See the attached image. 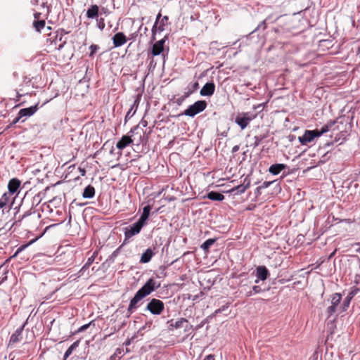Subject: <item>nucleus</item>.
<instances>
[{
  "mask_svg": "<svg viewBox=\"0 0 360 360\" xmlns=\"http://www.w3.org/2000/svg\"><path fill=\"white\" fill-rule=\"evenodd\" d=\"M151 207L150 205H146L143 207V212L139 219L138 221L141 222L143 225L146 224V220L148 219Z\"/></svg>",
  "mask_w": 360,
  "mask_h": 360,
  "instance_id": "22",
  "label": "nucleus"
},
{
  "mask_svg": "<svg viewBox=\"0 0 360 360\" xmlns=\"http://www.w3.org/2000/svg\"><path fill=\"white\" fill-rule=\"evenodd\" d=\"M63 47V45H60L58 47V49H61Z\"/></svg>",
  "mask_w": 360,
  "mask_h": 360,
  "instance_id": "58",
  "label": "nucleus"
},
{
  "mask_svg": "<svg viewBox=\"0 0 360 360\" xmlns=\"http://www.w3.org/2000/svg\"><path fill=\"white\" fill-rule=\"evenodd\" d=\"M160 283L151 278L147 281V282L139 290V291H140L146 297L156 289L160 288Z\"/></svg>",
  "mask_w": 360,
  "mask_h": 360,
  "instance_id": "4",
  "label": "nucleus"
},
{
  "mask_svg": "<svg viewBox=\"0 0 360 360\" xmlns=\"http://www.w3.org/2000/svg\"><path fill=\"white\" fill-rule=\"evenodd\" d=\"M139 103V98H136L134 101L132 105L131 106L130 109L128 110V112L125 116L126 120L131 118L135 114V112L138 108Z\"/></svg>",
  "mask_w": 360,
  "mask_h": 360,
  "instance_id": "25",
  "label": "nucleus"
},
{
  "mask_svg": "<svg viewBox=\"0 0 360 360\" xmlns=\"http://www.w3.org/2000/svg\"><path fill=\"white\" fill-rule=\"evenodd\" d=\"M152 326V321H148L146 323V324L141 328V330H145L146 328H150Z\"/></svg>",
  "mask_w": 360,
  "mask_h": 360,
  "instance_id": "43",
  "label": "nucleus"
},
{
  "mask_svg": "<svg viewBox=\"0 0 360 360\" xmlns=\"http://www.w3.org/2000/svg\"><path fill=\"white\" fill-rule=\"evenodd\" d=\"M80 172H81V173H82V175H83V176H84V175L85 174V172H85V170H84V169H80Z\"/></svg>",
  "mask_w": 360,
  "mask_h": 360,
  "instance_id": "56",
  "label": "nucleus"
},
{
  "mask_svg": "<svg viewBox=\"0 0 360 360\" xmlns=\"http://www.w3.org/2000/svg\"><path fill=\"white\" fill-rule=\"evenodd\" d=\"M255 115L252 112H241L236 117L235 122L240 127L241 129H245L249 123L255 118Z\"/></svg>",
  "mask_w": 360,
  "mask_h": 360,
  "instance_id": "3",
  "label": "nucleus"
},
{
  "mask_svg": "<svg viewBox=\"0 0 360 360\" xmlns=\"http://www.w3.org/2000/svg\"><path fill=\"white\" fill-rule=\"evenodd\" d=\"M42 6L43 7H46V10H47V13H49L50 12V9H49V7L45 4V3H43L42 4Z\"/></svg>",
  "mask_w": 360,
  "mask_h": 360,
  "instance_id": "47",
  "label": "nucleus"
},
{
  "mask_svg": "<svg viewBox=\"0 0 360 360\" xmlns=\"http://www.w3.org/2000/svg\"><path fill=\"white\" fill-rule=\"evenodd\" d=\"M91 323H88V324H84V325L82 326L79 328L78 331H79V332L84 331L86 329H87V328H89V326L91 325Z\"/></svg>",
  "mask_w": 360,
  "mask_h": 360,
  "instance_id": "42",
  "label": "nucleus"
},
{
  "mask_svg": "<svg viewBox=\"0 0 360 360\" xmlns=\"http://www.w3.org/2000/svg\"><path fill=\"white\" fill-rule=\"evenodd\" d=\"M98 7L96 5L91 6L86 11L88 18H95L98 16Z\"/></svg>",
  "mask_w": 360,
  "mask_h": 360,
  "instance_id": "26",
  "label": "nucleus"
},
{
  "mask_svg": "<svg viewBox=\"0 0 360 360\" xmlns=\"http://www.w3.org/2000/svg\"><path fill=\"white\" fill-rule=\"evenodd\" d=\"M286 167L287 165L285 164H274L270 166L269 172L274 175H277Z\"/></svg>",
  "mask_w": 360,
  "mask_h": 360,
  "instance_id": "20",
  "label": "nucleus"
},
{
  "mask_svg": "<svg viewBox=\"0 0 360 360\" xmlns=\"http://www.w3.org/2000/svg\"><path fill=\"white\" fill-rule=\"evenodd\" d=\"M168 20H169V18L167 15L164 16L161 19V20L160 22V25L158 27V30L159 32H162L164 30V27L167 23Z\"/></svg>",
  "mask_w": 360,
  "mask_h": 360,
  "instance_id": "31",
  "label": "nucleus"
},
{
  "mask_svg": "<svg viewBox=\"0 0 360 360\" xmlns=\"http://www.w3.org/2000/svg\"><path fill=\"white\" fill-rule=\"evenodd\" d=\"M144 225H143L141 222L136 221V223L133 224L131 226L126 228L124 235L126 238H130L132 236H135L136 234H138L142 227Z\"/></svg>",
  "mask_w": 360,
  "mask_h": 360,
  "instance_id": "8",
  "label": "nucleus"
},
{
  "mask_svg": "<svg viewBox=\"0 0 360 360\" xmlns=\"http://www.w3.org/2000/svg\"><path fill=\"white\" fill-rule=\"evenodd\" d=\"M133 142V139L129 136H123L120 140L117 142L116 147L120 150H123Z\"/></svg>",
  "mask_w": 360,
  "mask_h": 360,
  "instance_id": "17",
  "label": "nucleus"
},
{
  "mask_svg": "<svg viewBox=\"0 0 360 360\" xmlns=\"http://www.w3.org/2000/svg\"><path fill=\"white\" fill-rule=\"evenodd\" d=\"M318 137L319 134L316 130H306L302 136L298 137V140L302 145H307Z\"/></svg>",
  "mask_w": 360,
  "mask_h": 360,
  "instance_id": "6",
  "label": "nucleus"
},
{
  "mask_svg": "<svg viewBox=\"0 0 360 360\" xmlns=\"http://www.w3.org/2000/svg\"><path fill=\"white\" fill-rule=\"evenodd\" d=\"M252 291L254 293H259L262 291V288L258 285H255L252 287Z\"/></svg>",
  "mask_w": 360,
  "mask_h": 360,
  "instance_id": "41",
  "label": "nucleus"
},
{
  "mask_svg": "<svg viewBox=\"0 0 360 360\" xmlns=\"http://www.w3.org/2000/svg\"><path fill=\"white\" fill-rule=\"evenodd\" d=\"M359 288H353L352 290L348 293L347 297L345 298L343 303L341 306V310L340 311H346L347 309L349 307V304L352 298L358 293Z\"/></svg>",
  "mask_w": 360,
  "mask_h": 360,
  "instance_id": "10",
  "label": "nucleus"
},
{
  "mask_svg": "<svg viewBox=\"0 0 360 360\" xmlns=\"http://www.w3.org/2000/svg\"><path fill=\"white\" fill-rule=\"evenodd\" d=\"M238 150V146H236L233 148V152H236Z\"/></svg>",
  "mask_w": 360,
  "mask_h": 360,
  "instance_id": "54",
  "label": "nucleus"
},
{
  "mask_svg": "<svg viewBox=\"0 0 360 360\" xmlns=\"http://www.w3.org/2000/svg\"><path fill=\"white\" fill-rule=\"evenodd\" d=\"M207 107V103L205 101H198L193 105H191L184 112V115L188 117H194L197 114L202 112Z\"/></svg>",
  "mask_w": 360,
  "mask_h": 360,
  "instance_id": "2",
  "label": "nucleus"
},
{
  "mask_svg": "<svg viewBox=\"0 0 360 360\" xmlns=\"http://www.w3.org/2000/svg\"><path fill=\"white\" fill-rule=\"evenodd\" d=\"M265 21H266V20H264V21L262 22V24H261V25H258V27L255 29V31H256V30H259L261 25H265Z\"/></svg>",
  "mask_w": 360,
  "mask_h": 360,
  "instance_id": "52",
  "label": "nucleus"
},
{
  "mask_svg": "<svg viewBox=\"0 0 360 360\" xmlns=\"http://www.w3.org/2000/svg\"><path fill=\"white\" fill-rule=\"evenodd\" d=\"M153 256V252L150 248H148L141 256L140 262L141 263H148Z\"/></svg>",
  "mask_w": 360,
  "mask_h": 360,
  "instance_id": "24",
  "label": "nucleus"
},
{
  "mask_svg": "<svg viewBox=\"0 0 360 360\" xmlns=\"http://www.w3.org/2000/svg\"><path fill=\"white\" fill-rule=\"evenodd\" d=\"M99 47L98 45L92 44L90 46L89 49L91 51L89 53V56H93V55L98 50Z\"/></svg>",
  "mask_w": 360,
  "mask_h": 360,
  "instance_id": "34",
  "label": "nucleus"
},
{
  "mask_svg": "<svg viewBox=\"0 0 360 360\" xmlns=\"http://www.w3.org/2000/svg\"><path fill=\"white\" fill-rule=\"evenodd\" d=\"M20 184L21 182L19 179L16 178L11 179L8 184V192L7 193L11 195L15 193L18 191Z\"/></svg>",
  "mask_w": 360,
  "mask_h": 360,
  "instance_id": "12",
  "label": "nucleus"
},
{
  "mask_svg": "<svg viewBox=\"0 0 360 360\" xmlns=\"http://www.w3.org/2000/svg\"><path fill=\"white\" fill-rule=\"evenodd\" d=\"M141 124L143 125V127H144L147 126V122H146V121H145V120H142L141 121Z\"/></svg>",
  "mask_w": 360,
  "mask_h": 360,
  "instance_id": "50",
  "label": "nucleus"
},
{
  "mask_svg": "<svg viewBox=\"0 0 360 360\" xmlns=\"http://www.w3.org/2000/svg\"><path fill=\"white\" fill-rule=\"evenodd\" d=\"M184 323H186L185 328H187L188 327V321L186 319L181 318L177 320L173 326L175 328H180L184 326ZM189 327L191 328L192 326H189Z\"/></svg>",
  "mask_w": 360,
  "mask_h": 360,
  "instance_id": "29",
  "label": "nucleus"
},
{
  "mask_svg": "<svg viewBox=\"0 0 360 360\" xmlns=\"http://www.w3.org/2000/svg\"><path fill=\"white\" fill-rule=\"evenodd\" d=\"M274 181H264L261 186L257 188V191H260L262 189H264L268 188Z\"/></svg>",
  "mask_w": 360,
  "mask_h": 360,
  "instance_id": "33",
  "label": "nucleus"
},
{
  "mask_svg": "<svg viewBox=\"0 0 360 360\" xmlns=\"http://www.w3.org/2000/svg\"><path fill=\"white\" fill-rule=\"evenodd\" d=\"M257 279L255 281V283H257L258 280L264 281L269 276V271L264 266H259L257 268L256 271Z\"/></svg>",
  "mask_w": 360,
  "mask_h": 360,
  "instance_id": "15",
  "label": "nucleus"
},
{
  "mask_svg": "<svg viewBox=\"0 0 360 360\" xmlns=\"http://www.w3.org/2000/svg\"><path fill=\"white\" fill-rule=\"evenodd\" d=\"M25 325H22L21 327L17 328L15 331L11 335L10 338L9 342L11 344H15L18 342L22 339V334L24 329Z\"/></svg>",
  "mask_w": 360,
  "mask_h": 360,
  "instance_id": "18",
  "label": "nucleus"
},
{
  "mask_svg": "<svg viewBox=\"0 0 360 360\" xmlns=\"http://www.w3.org/2000/svg\"><path fill=\"white\" fill-rule=\"evenodd\" d=\"M76 345V343H74L72 344L65 352V357H68L69 355H70L72 354V352L73 350V349L75 348Z\"/></svg>",
  "mask_w": 360,
  "mask_h": 360,
  "instance_id": "36",
  "label": "nucleus"
},
{
  "mask_svg": "<svg viewBox=\"0 0 360 360\" xmlns=\"http://www.w3.org/2000/svg\"><path fill=\"white\" fill-rule=\"evenodd\" d=\"M146 310L153 315H160L165 310V304L160 300L153 298L147 304Z\"/></svg>",
  "mask_w": 360,
  "mask_h": 360,
  "instance_id": "1",
  "label": "nucleus"
},
{
  "mask_svg": "<svg viewBox=\"0 0 360 360\" xmlns=\"http://www.w3.org/2000/svg\"><path fill=\"white\" fill-rule=\"evenodd\" d=\"M22 119V117H20V113L18 112V116L16 117H15L12 122H11L10 124V126L12 127L13 125L15 124L16 123H18L20 120Z\"/></svg>",
  "mask_w": 360,
  "mask_h": 360,
  "instance_id": "39",
  "label": "nucleus"
},
{
  "mask_svg": "<svg viewBox=\"0 0 360 360\" xmlns=\"http://www.w3.org/2000/svg\"><path fill=\"white\" fill-rule=\"evenodd\" d=\"M254 139H255L254 146L257 147V146H258L260 144V142L262 141V138H259V136H256L254 137Z\"/></svg>",
  "mask_w": 360,
  "mask_h": 360,
  "instance_id": "40",
  "label": "nucleus"
},
{
  "mask_svg": "<svg viewBox=\"0 0 360 360\" xmlns=\"http://www.w3.org/2000/svg\"><path fill=\"white\" fill-rule=\"evenodd\" d=\"M250 186V179L246 176L245 179H244V181L243 182V184L237 186H235L233 188H232L230 191H229V193H233L235 195H239V194H242L243 193L245 192V191Z\"/></svg>",
  "mask_w": 360,
  "mask_h": 360,
  "instance_id": "9",
  "label": "nucleus"
},
{
  "mask_svg": "<svg viewBox=\"0 0 360 360\" xmlns=\"http://www.w3.org/2000/svg\"><path fill=\"white\" fill-rule=\"evenodd\" d=\"M38 110V105L30 106L29 108H22L18 112L20 113V117H30L33 115Z\"/></svg>",
  "mask_w": 360,
  "mask_h": 360,
  "instance_id": "16",
  "label": "nucleus"
},
{
  "mask_svg": "<svg viewBox=\"0 0 360 360\" xmlns=\"http://www.w3.org/2000/svg\"><path fill=\"white\" fill-rule=\"evenodd\" d=\"M110 360H116V357L114 354H112V356H110Z\"/></svg>",
  "mask_w": 360,
  "mask_h": 360,
  "instance_id": "55",
  "label": "nucleus"
},
{
  "mask_svg": "<svg viewBox=\"0 0 360 360\" xmlns=\"http://www.w3.org/2000/svg\"><path fill=\"white\" fill-rule=\"evenodd\" d=\"M138 129V126L135 127L134 129H131V131H129V133H134V131L135 130H136Z\"/></svg>",
  "mask_w": 360,
  "mask_h": 360,
  "instance_id": "53",
  "label": "nucleus"
},
{
  "mask_svg": "<svg viewBox=\"0 0 360 360\" xmlns=\"http://www.w3.org/2000/svg\"><path fill=\"white\" fill-rule=\"evenodd\" d=\"M254 292L252 291V289L248 292H246V297H250L253 295Z\"/></svg>",
  "mask_w": 360,
  "mask_h": 360,
  "instance_id": "46",
  "label": "nucleus"
},
{
  "mask_svg": "<svg viewBox=\"0 0 360 360\" xmlns=\"http://www.w3.org/2000/svg\"><path fill=\"white\" fill-rule=\"evenodd\" d=\"M335 124V122H330L328 124H325L321 127L320 130L315 129L316 131V134H319V137L323 135V134L328 132L329 129L333 126Z\"/></svg>",
  "mask_w": 360,
  "mask_h": 360,
  "instance_id": "27",
  "label": "nucleus"
},
{
  "mask_svg": "<svg viewBox=\"0 0 360 360\" xmlns=\"http://www.w3.org/2000/svg\"><path fill=\"white\" fill-rule=\"evenodd\" d=\"M12 200H13V198H11L9 193H4L0 198V208L4 209L9 207L8 204Z\"/></svg>",
  "mask_w": 360,
  "mask_h": 360,
  "instance_id": "19",
  "label": "nucleus"
},
{
  "mask_svg": "<svg viewBox=\"0 0 360 360\" xmlns=\"http://www.w3.org/2000/svg\"><path fill=\"white\" fill-rule=\"evenodd\" d=\"M145 297L142 295L140 291H137L134 297L130 300L129 304L127 308V311L130 314L133 313L139 306L140 302Z\"/></svg>",
  "mask_w": 360,
  "mask_h": 360,
  "instance_id": "7",
  "label": "nucleus"
},
{
  "mask_svg": "<svg viewBox=\"0 0 360 360\" xmlns=\"http://www.w3.org/2000/svg\"><path fill=\"white\" fill-rule=\"evenodd\" d=\"M341 298V295L340 293H334L331 295V305L327 309V313L328 314L329 316L335 312H341V307L338 308Z\"/></svg>",
  "mask_w": 360,
  "mask_h": 360,
  "instance_id": "5",
  "label": "nucleus"
},
{
  "mask_svg": "<svg viewBox=\"0 0 360 360\" xmlns=\"http://www.w3.org/2000/svg\"><path fill=\"white\" fill-rule=\"evenodd\" d=\"M113 354L115 356V357L120 359L123 355V349L118 348L115 350Z\"/></svg>",
  "mask_w": 360,
  "mask_h": 360,
  "instance_id": "37",
  "label": "nucleus"
},
{
  "mask_svg": "<svg viewBox=\"0 0 360 360\" xmlns=\"http://www.w3.org/2000/svg\"><path fill=\"white\" fill-rule=\"evenodd\" d=\"M112 42L115 47H120L127 42V37L123 32H118L112 37Z\"/></svg>",
  "mask_w": 360,
  "mask_h": 360,
  "instance_id": "14",
  "label": "nucleus"
},
{
  "mask_svg": "<svg viewBox=\"0 0 360 360\" xmlns=\"http://www.w3.org/2000/svg\"><path fill=\"white\" fill-rule=\"evenodd\" d=\"M205 198L213 201H222L224 199L223 194L216 191L209 192Z\"/></svg>",
  "mask_w": 360,
  "mask_h": 360,
  "instance_id": "21",
  "label": "nucleus"
},
{
  "mask_svg": "<svg viewBox=\"0 0 360 360\" xmlns=\"http://www.w3.org/2000/svg\"><path fill=\"white\" fill-rule=\"evenodd\" d=\"M206 359H207V360H214V356H212V355H211V354H210V355L207 356Z\"/></svg>",
  "mask_w": 360,
  "mask_h": 360,
  "instance_id": "48",
  "label": "nucleus"
},
{
  "mask_svg": "<svg viewBox=\"0 0 360 360\" xmlns=\"http://www.w3.org/2000/svg\"><path fill=\"white\" fill-rule=\"evenodd\" d=\"M255 193H256L257 194H259V193H260V191H257V190H256V191H255Z\"/></svg>",
  "mask_w": 360,
  "mask_h": 360,
  "instance_id": "57",
  "label": "nucleus"
},
{
  "mask_svg": "<svg viewBox=\"0 0 360 360\" xmlns=\"http://www.w3.org/2000/svg\"><path fill=\"white\" fill-rule=\"evenodd\" d=\"M33 25L37 32H40L45 26L44 20L34 21Z\"/></svg>",
  "mask_w": 360,
  "mask_h": 360,
  "instance_id": "30",
  "label": "nucleus"
},
{
  "mask_svg": "<svg viewBox=\"0 0 360 360\" xmlns=\"http://www.w3.org/2000/svg\"><path fill=\"white\" fill-rule=\"evenodd\" d=\"M95 195V188L91 185H88L83 191L82 197L84 198L90 199L92 198Z\"/></svg>",
  "mask_w": 360,
  "mask_h": 360,
  "instance_id": "23",
  "label": "nucleus"
},
{
  "mask_svg": "<svg viewBox=\"0 0 360 360\" xmlns=\"http://www.w3.org/2000/svg\"><path fill=\"white\" fill-rule=\"evenodd\" d=\"M30 214L29 212H26L21 217L20 219H22L23 218H25V217L28 216Z\"/></svg>",
  "mask_w": 360,
  "mask_h": 360,
  "instance_id": "51",
  "label": "nucleus"
},
{
  "mask_svg": "<svg viewBox=\"0 0 360 360\" xmlns=\"http://www.w3.org/2000/svg\"><path fill=\"white\" fill-rule=\"evenodd\" d=\"M37 239L32 240L29 243H27L26 245H21L20 247H19L18 248L17 251L15 252V255H13V257H15L20 252L22 251L24 249H25L27 247H28L30 244L33 243Z\"/></svg>",
  "mask_w": 360,
  "mask_h": 360,
  "instance_id": "32",
  "label": "nucleus"
},
{
  "mask_svg": "<svg viewBox=\"0 0 360 360\" xmlns=\"http://www.w3.org/2000/svg\"><path fill=\"white\" fill-rule=\"evenodd\" d=\"M40 15H41L40 13H35L34 14V17L35 19H38L39 18Z\"/></svg>",
  "mask_w": 360,
  "mask_h": 360,
  "instance_id": "49",
  "label": "nucleus"
},
{
  "mask_svg": "<svg viewBox=\"0 0 360 360\" xmlns=\"http://www.w3.org/2000/svg\"><path fill=\"white\" fill-rule=\"evenodd\" d=\"M165 42V39H160L158 41H156L152 47L151 49V54L153 56H156L160 55L164 49V44Z\"/></svg>",
  "mask_w": 360,
  "mask_h": 360,
  "instance_id": "13",
  "label": "nucleus"
},
{
  "mask_svg": "<svg viewBox=\"0 0 360 360\" xmlns=\"http://www.w3.org/2000/svg\"><path fill=\"white\" fill-rule=\"evenodd\" d=\"M98 27L103 30L105 28V22L103 18H100L98 21Z\"/></svg>",
  "mask_w": 360,
  "mask_h": 360,
  "instance_id": "38",
  "label": "nucleus"
},
{
  "mask_svg": "<svg viewBox=\"0 0 360 360\" xmlns=\"http://www.w3.org/2000/svg\"><path fill=\"white\" fill-rule=\"evenodd\" d=\"M94 257H89V258L88 259L87 262L85 264V265L84 266V267H83V268H85V267H86V266H89V265L93 262H94Z\"/></svg>",
  "mask_w": 360,
  "mask_h": 360,
  "instance_id": "44",
  "label": "nucleus"
},
{
  "mask_svg": "<svg viewBox=\"0 0 360 360\" xmlns=\"http://www.w3.org/2000/svg\"><path fill=\"white\" fill-rule=\"evenodd\" d=\"M161 18V14L159 13L156 17V20H155V25L152 29V33H153V35L154 36L155 34V32H156V30H157V27H156V25L158 24V21L159 20V19Z\"/></svg>",
  "mask_w": 360,
  "mask_h": 360,
  "instance_id": "35",
  "label": "nucleus"
},
{
  "mask_svg": "<svg viewBox=\"0 0 360 360\" xmlns=\"http://www.w3.org/2000/svg\"><path fill=\"white\" fill-rule=\"evenodd\" d=\"M215 241L216 240L214 238H209L201 245V248L204 251L207 252L210 248L215 243Z\"/></svg>",
  "mask_w": 360,
  "mask_h": 360,
  "instance_id": "28",
  "label": "nucleus"
},
{
  "mask_svg": "<svg viewBox=\"0 0 360 360\" xmlns=\"http://www.w3.org/2000/svg\"><path fill=\"white\" fill-rule=\"evenodd\" d=\"M215 91V84L212 82L206 83L200 89V94L202 96H211Z\"/></svg>",
  "mask_w": 360,
  "mask_h": 360,
  "instance_id": "11",
  "label": "nucleus"
},
{
  "mask_svg": "<svg viewBox=\"0 0 360 360\" xmlns=\"http://www.w3.org/2000/svg\"><path fill=\"white\" fill-rule=\"evenodd\" d=\"M198 87H199V84L198 82H195L192 84L193 91L197 90L198 89Z\"/></svg>",
  "mask_w": 360,
  "mask_h": 360,
  "instance_id": "45",
  "label": "nucleus"
}]
</instances>
